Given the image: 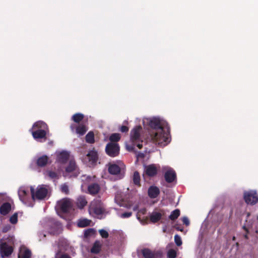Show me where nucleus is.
I'll list each match as a JSON object with an SVG mask.
<instances>
[{"label":"nucleus","instance_id":"obj_13","mask_svg":"<svg viewBox=\"0 0 258 258\" xmlns=\"http://www.w3.org/2000/svg\"><path fill=\"white\" fill-rule=\"evenodd\" d=\"M47 226L49 227L48 229V232L51 234H57L61 231V225L60 224L52 219H51L48 222Z\"/></svg>","mask_w":258,"mask_h":258},{"label":"nucleus","instance_id":"obj_35","mask_svg":"<svg viewBox=\"0 0 258 258\" xmlns=\"http://www.w3.org/2000/svg\"><path fill=\"white\" fill-rule=\"evenodd\" d=\"M86 141L89 143H93L94 142V134L92 132H89L86 136Z\"/></svg>","mask_w":258,"mask_h":258},{"label":"nucleus","instance_id":"obj_51","mask_svg":"<svg viewBox=\"0 0 258 258\" xmlns=\"http://www.w3.org/2000/svg\"><path fill=\"white\" fill-rule=\"evenodd\" d=\"M244 237L245 238H247V235L246 234H245L244 235Z\"/></svg>","mask_w":258,"mask_h":258},{"label":"nucleus","instance_id":"obj_32","mask_svg":"<svg viewBox=\"0 0 258 258\" xmlns=\"http://www.w3.org/2000/svg\"><path fill=\"white\" fill-rule=\"evenodd\" d=\"M101 245L99 242L96 241L94 244L92 248L91 249V251L94 253H97L100 250Z\"/></svg>","mask_w":258,"mask_h":258},{"label":"nucleus","instance_id":"obj_8","mask_svg":"<svg viewBox=\"0 0 258 258\" xmlns=\"http://www.w3.org/2000/svg\"><path fill=\"white\" fill-rule=\"evenodd\" d=\"M10 244L6 241H0V254L2 258H8L10 256L13 252L14 248L12 245L15 244V239L11 237L9 239Z\"/></svg>","mask_w":258,"mask_h":258},{"label":"nucleus","instance_id":"obj_14","mask_svg":"<svg viewBox=\"0 0 258 258\" xmlns=\"http://www.w3.org/2000/svg\"><path fill=\"white\" fill-rule=\"evenodd\" d=\"M142 253L145 258H158L162 255V252L159 250H152L148 248L142 249Z\"/></svg>","mask_w":258,"mask_h":258},{"label":"nucleus","instance_id":"obj_34","mask_svg":"<svg viewBox=\"0 0 258 258\" xmlns=\"http://www.w3.org/2000/svg\"><path fill=\"white\" fill-rule=\"evenodd\" d=\"M180 215V211L178 209H176L172 212L171 214L169 216V218L172 220H174L177 219Z\"/></svg>","mask_w":258,"mask_h":258},{"label":"nucleus","instance_id":"obj_39","mask_svg":"<svg viewBox=\"0 0 258 258\" xmlns=\"http://www.w3.org/2000/svg\"><path fill=\"white\" fill-rule=\"evenodd\" d=\"M55 258H71L68 254L59 252H57L55 255Z\"/></svg>","mask_w":258,"mask_h":258},{"label":"nucleus","instance_id":"obj_38","mask_svg":"<svg viewBox=\"0 0 258 258\" xmlns=\"http://www.w3.org/2000/svg\"><path fill=\"white\" fill-rule=\"evenodd\" d=\"M10 221L13 224H15L17 223V221H18L17 213H15L10 217Z\"/></svg>","mask_w":258,"mask_h":258},{"label":"nucleus","instance_id":"obj_47","mask_svg":"<svg viewBox=\"0 0 258 258\" xmlns=\"http://www.w3.org/2000/svg\"><path fill=\"white\" fill-rule=\"evenodd\" d=\"M128 131V128L126 126H122L120 127V131L122 133L127 132Z\"/></svg>","mask_w":258,"mask_h":258},{"label":"nucleus","instance_id":"obj_6","mask_svg":"<svg viewBox=\"0 0 258 258\" xmlns=\"http://www.w3.org/2000/svg\"><path fill=\"white\" fill-rule=\"evenodd\" d=\"M89 212L93 216L101 219L103 217L104 209L101 202L99 200L93 201L89 206Z\"/></svg>","mask_w":258,"mask_h":258},{"label":"nucleus","instance_id":"obj_19","mask_svg":"<svg viewBox=\"0 0 258 258\" xmlns=\"http://www.w3.org/2000/svg\"><path fill=\"white\" fill-rule=\"evenodd\" d=\"M249 216L250 214L248 213L247 215V219L246 220L245 223L243 226V229L246 231H248V230L249 229H252L254 226H256L257 222L258 221V216L254 217L252 220V221L250 220L248 221V219L249 218Z\"/></svg>","mask_w":258,"mask_h":258},{"label":"nucleus","instance_id":"obj_50","mask_svg":"<svg viewBox=\"0 0 258 258\" xmlns=\"http://www.w3.org/2000/svg\"><path fill=\"white\" fill-rule=\"evenodd\" d=\"M235 238H235V236H233V237H232V241H235Z\"/></svg>","mask_w":258,"mask_h":258},{"label":"nucleus","instance_id":"obj_52","mask_svg":"<svg viewBox=\"0 0 258 258\" xmlns=\"http://www.w3.org/2000/svg\"><path fill=\"white\" fill-rule=\"evenodd\" d=\"M236 245L237 247H238V242H237L236 243Z\"/></svg>","mask_w":258,"mask_h":258},{"label":"nucleus","instance_id":"obj_4","mask_svg":"<svg viewBox=\"0 0 258 258\" xmlns=\"http://www.w3.org/2000/svg\"><path fill=\"white\" fill-rule=\"evenodd\" d=\"M30 191L33 201L43 200L49 196L50 188L48 185L41 184L39 185L36 188L31 186Z\"/></svg>","mask_w":258,"mask_h":258},{"label":"nucleus","instance_id":"obj_28","mask_svg":"<svg viewBox=\"0 0 258 258\" xmlns=\"http://www.w3.org/2000/svg\"><path fill=\"white\" fill-rule=\"evenodd\" d=\"M91 221L86 218H81L77 222V225L80 227H85L90 225Z\"/></svg>","mask_w":258,"mask_h":258},{"label":"nucleus","instance_id":"obj_49","mask_svg":"<svg viewBox=\"0 0 258 258\" xmlns=\"http://www.w3.org/2000/svg\"><path fill=\"white\" fill-rule=\"evenodd\" d=\"M8 227H6L4 228L3 229V231L4 232H7L8 231Z\"/></svg>","mask_w":258,"mask_h":258},{"label":"nucleus","instance_id":"obj_23","mask_svg":"<svg viewBox=\"0 0 258 258\" xmlns=\"http://www.w3.org/2000/svg\"><path fill=\"white\" fill-rule=\"evenodd\" d=\"M88 190L91 195H95L99 191L100 187L98 184L92 182L88 185Z\"/></svg>","mask_w":258,"mask_h":258},{"label":"nucleus","instance_id":"obj_25","mask_svg":"<svg viewBox=\"0 0 258 258\" xmlns=\"http://www.w3.org/2000/svg\"><path fill=\"white\" fill-rule=\"evenodd\" d=\"M114 200L115 203L120 206H125L124 198L123 195L119 191H118L115 196Z\"/></svg>","mask_w":258,"mask_h":258},{"label":"nucleus","instance_id":"obj_22","mask_svg":"<svg viewBox=\"0 0 258 258\" xmlns=\"http://www.w3.org/2000/svg\"><path fill=\"white\" fill-rule=\"evenodd\" d=\"M48 162V158L46 155H43L38 157L36 161V164L39 167L45 166L47 164Z\"/></svg>","mask_w":258,"mask_h":258},{"label":"nucleus","instance_id":"obj_45","mask_svg":"<svg viewBox=\"0 0 258 258\" xmlns=\"http://www.w3.org/2000/svg\"><path fill=\"white\" fill-rule=\"evenodd\" d=\"M61 190L66 193V194H67L69 191V188H68V186L66 184H63L61 186Z\"/></svg>","mask_w":258,"mask_h":258},{"label":"nucleus","instance_id":"obj_10","mask_svg":"<svg viewBox=\"0 0 258 258\" xmlns=\"http://www.w3.org/2000/svg\"><path fill=\"white\" fill-rule=\"evenodd\" d=\"M243 198L246 204L254 205L258 202V195L255 190H248L243 193Z\"/></svg>","mask_w":258,"mask_h":258},{"label":"nucleus","instance_id":"obj_18","mask_svg":"<svg viewBox=\"0 0 258 258\" xmlns=\"http://www.w3.org/2000/svg\"><path fill=\"white\" fill-rule=\"evenodd\" d=\"M29 194V189L27 187H21L18 190V195L20 200L23 203H26Z\"/></svg>","mask_w":258,"mask_h":258},{"label":"nucleus","instance_id":"obj_9","mask_svg":"<svg viewBox=\"0 0 258 258\" xmlns=\"http://www.w3.org/2000/svg\"><path fill=\"white\" fill-rule=\"evenodd\" d=\"M80 173L79 169L74 160H70L69 164L65 168L63 176L65 177H76Z\"/></svg>","mask_w":258,"mask_h":258},{"label":"nucleus","instance_id":"obj_2","mask_svg":"<svg viewBox=\"0 0 258 258\" xmlns=\"http://www.w3.org/2000/svg\"><path fill=\"white\" fill-rule=\"evenodd\" d=\"M142 128L141 126H137L133 129L131 132L130 141L125 144V147L127 150L130 152H135L136 154L137 160L140 158L144 157V154L141 152H137L135 150V146L141 149L143 146V140L141 137V133Z\"/></svg>","mask_w":258,"mask_h":258},{"label":"nucleus","instance_id":"obj_40","mask_svg":"<svg viewBox=\"0 0 258 258\" xmlns=\"http://www.w3.org/2000/svg\"><path fill=\"white\" fill-rule=\"evenodd\" d=\"M47 175L50 178L52 179H56L58 177L57 174L56 172L52 171H48Z\"/></svg>","mask_w":258,"mask_h":258},{"label":"nucleus","instance_id":"obj_30","mask_svg":"<svg viewBox=\"0 0 258 258\" xmlns=\"http://www.w3.org/2000/svg\"><path fill=\"white\" fill-rule=\"evenodd\" d=\"M86 126L83 124H79L76 128V133L80 136L83 135L87 132Z\"/></svg>","mask_w":258,"mask_h":258},{"label":"nucleus","instance_id":"obj_36","mask_svg":"<svg viewBox=\"0 0 258 258\" xmlns=\"http://www.w3.org/2000/svg\"><path fill=\"white\" fill-rule=\"evenodd\" d=\"M109 139L111 142L115 143L120 139V135L119 134H113L110 136Z\"/></svg>","mask_w":258,"mask_h":258},{"label":"nucleus","instance_id":"obj_16","mask_svg":"<svg viewBox=\"0 0 258 258\" xmlns=\"http://www.w3.org/2000/svg\"><path fill=\"white\" fill-rule=\"evenodd\" d=\"M97 152L94 149H93L88 152L85 158L86 160H88V165H92L96 163L97 161Z\"/></svg>","mask_w":258,"mask_h":258},{"label":"nucleus","instance_id":"obj_48","mask_svg":"<svg viewBox=\"0 0 258 258\" xmlns=\"http://www.w3.org/2000/svg\"><path fill=\"white\" fill-rule=\"evenodd\" d=\"M132 209H133V211L138 212V211L139 210V205H135L133 206Z\"/></svg>","mask_w":258,"mask_h":258},{"label":"nucleus","instance_id":"obj_1","mask_svg":"<svg viewBox=\"0 0 258 258\" xmlns=\"http://www.w3.org/2000/svg\"><path fill=\"white\" fill-rule=\"evenodd\" d=\"M145 127L149 126V136L154 144L165 146L170 142L169 126L168 123L159 117H145L143 119Z\"/></svg>","mask_w":258,"mask_h":258},{"label":"nucleus","instance_id":"obj_24","mask_svg":"<svg viewBox=\"0 0 258 258\" xmlns=\"http://www.w3.org/2000/svg\"><path fill=\"white\" fill-rule=\"evenodd\" d=\"M159 192V189L156 186H152L148 189V195L151 198H156Z\"/></svg>","mask_w":258,"mask_h":258},{"label":"nucleus","instance_id":"obj_27","mask_svg":"<svg viewBox=\"0 0 258 258\" xmlns=\"http://www.w3.org/2000/svg\"><path fill=\"white\" fill-rule=\"evenodd\" d=\"M161 213L158 212L157 211H154L150 215V218L151 221L152 222L155 223L161 219Z\"/></svg>","mask_w":258,"mask_h":258},{"label":"nucleus","instance_id":"obj_20","mask_svg":"<svg viewBox=\"0 0 258 258\" xmlns=\"http://www.w3.org/2000/svg\"><path fill=\"white\" fill-rule=\"evenodd\" d=\"M31 251L25 246L20 247L18 253V258H30Z\"/></svg>","mask_w":258,"mask_h":258},{"label":"nucleus","instance_id":"obj_41","mask_svg":"<svg viewBox=\"0 0 258 258\" xmlns=\"http://www.w3.org/2000/svg\"><path fill=\"white\" fill-rule=\"evenodd\" d=\"M132 215V212H125L124 213L118 214V215L121 218H127L131 217Z\"/></svg>","mask_w":258,"mask_h":258},{"label":"nucleus","instance_id":"obj_12","mask_svg":"<svg viewBox=\"0 0 258 258\" xmlns=\"http://www.w3.org/2000/svg\"><path fill=\"white\" fill-rule=\"evenodd\" d=\"M162 171L164 173L165 180L167 182H172L176 179V173L172 168L165 166L162 167Z\"/></svg>","mask_w":258,"mask_h":258},{"label":"nucleus","instance_id":"obj_56","mask_svg":"<svg viewBox=\"0 0 258 258\" xmlns=\"http://www.w3.org/2000/svg\"><path fill=\"white\" fill-rule=\"evenodd\" d=\"M227 242H229V239H227Z\"/></svg>","mask_w":258,"mask_h":258},{"label":"nucleus","instance_id":"obj_53","mask_svg":"<svg viewBox=\"0 0 258 258\" xmlns=\"http://www.w3.org/2000/svg\"><path fill=\"white\" fill-rule=\"evenodd\" d=\"M45 236H46V235H45V234H44L43 235V237H45Z\"/></svg>","mask_w":258,"mask_h":258},{"label":"nucleus","instance_id":"obj_55","mask_svg":"<svg viewBox=\"0 0 258 258\" xmlns=\"http://www.w3.org/2000/svg\"><path fill=\"white\" fill-rule=\"evenodd\" d=\"M3 196V194H0V197Z\"/></svg>","mask_w":258,"mask_h":258},{"label":"nucleus","instance_id":"obj_29","mask_svg":"<svg viewBox=\"0 0 258 258\" xmlns=\"http://www.w3.org/2000/svg\"><path fill=\"white\" fill-rule=\"evenodd\" d=\"M87 202L83 196H80L77 199V205L80 208H83L86 205Z\"/></svg>","mask_w":258,"mask_h":258},{"label":"nucleus","instance_id":"obj_43","mask_svg":"<svg viewBox=\"0 0 258 258\" xmlns=\"http://www.w3.org/2000/svg\"><path fill=\"white\" fill-rule=\"evenodd\" d=\"M146 210L145 208H142V209H139L137 213V217L138 219L139 220L140 218V216L142 215L145 214L146 213Z\"/></svg>","mask_w":258,"mask_h":258},{"label":"nucleus","instance_id":"obj_31","mask_svg":"<svg viewBox=\"0 0 258 258\" xmlns=\"http://www.w3.org/2000/svg\"><path fill=\"white\" fill-rule=\"evenodd\" d=\"M84 117V116L83 114L81 113H77L74 114L72 116V118L74 122H79L83 119Z\"/></svg>","mask_w":258,"mask_h":258},{"label":"nucleus","instance_id":"obj_5","mask_svg":"<svg viewBox=\"0 0 258 258\" xmlns=\"http://www.w3.org/2000/svg\"><path fill=\"white\" fill-rule=\"evenodd\" d=\"M73 204L70 200L63 199L57 202L56 210L57 214L62 218H66L64 214L70 213L73 210Z\"/></svg>","mask_w":258,"mask_h":258},{"label":"nucleus","instance_id":"obj_26","mask_svg":"<svg viewBox=\"0 0 258 258\" xmlns=\"http://www.w3.org/2000/svg\"><path fill=\"white\" fill-rule=\"evenodd\" d=\"M11 209V205L8 203L3 204L0 208V213L2 215H6L9 213Z\"/></svg>","mask_w":258,"mask_h":258},{"label":"nucleus","instance_id":"obj_17","mask_svg":"<svg viewBox=\"0 0 258 258\" xmlns=\"http://www.w3.org/2000/svg\"><path fill=\"white\" fill-rule=\"evenodd\" d=\"M159 169V166L155 164H150L144 167L145 173L149 176L155 175Z\"/></svg>","mask_w":258,"mask_h":258},{"label":"nucleus","instance_id":"obj_15","mask_svg":"<svg viewBox=\"0 0 258 258\" xmlns=\"http://www.w3.org/2000/svg\"><path fill=\"white\" fill-rule=\"evenodd\" d=\"M56 161L58 163L64 164L69 159L70 154L66 151H59L55 152Z\"/></svg>","mask_w":258,"mask_h":258},{"label":"nucleus","instance_id":"obj_54","mask_svg":"<svg viewBox=\"0 0 258 258\" xmlns=\"http://www.w3.org/2000/svg\"><path fill=\"white\" fill-rule=\"evenodd\" d=\"M71 128L73 130V125L71 126Z\"/></svg>","mask_w":258,"mask_h":258},{"label":"nucleus","instance_id":"obj_33","mask_svg":"<svg viewBox=\"0 0 258 258\" xmlns=\"http://www.w3.org/2000/svg\"><path fill=\"white\" fill-rule=\"evenodd\" d=\"M133 181L136 185H140V176L138 172L135 171L133 175Z\"/></svg>","mask_w":258,"mask_h":258},{"label":"nucleus","instance_id":"obj_44","mask_svg":"<svg viewBox=\"0 0 258 258\" xmlns=\"http://www.w3.org/2000/svg\"><path fill=\"white\" fill-rule=\"evenodd\" d=\"M99 232L100 235L103 238H107L108 236V233L107 231H106V230H105L104 229H100L99 230Z\"/></svg>","mask_w":258,"mask_h":258},{"label":"nucleus","instance_id":"obj_11","mask_svg":"<svg viewBox=\"0 0 258 258\" xmlns=\"http://www.w3.org/2000/svg\"><path fill=\"white\" fill-rule=\"evenodd\" d=\"M105 151L108 155L114 157L119 154V147L116 143L110 142L107 144Z\"/></svg>","mask_w":258,"mask_h":258},{"label":"nucleus","instance_id":"obj_7","mask_svg":"<svg viewBox=\"0 0 258 258\" xmlns=\"http://www.w3.org/2000/svg\"><path fill=\"white\" fill-rule=\"evenodd\" d=\"M109 172L112 175H117L118 179L122 178L124 176L125 165L121 161L110 163L108 165Z\"/></svg>","mask_w":258,"mask_h":258},{"label":"nucleus","instance_id":"obj_42","mask_svg":"<svg viewBox=\"0 0 258 258\" xmlns=\"http://www.w3.org/2000/svg\"><path fill=\"white\" fill-rule=\"evenodd\" d=\"M174 241L177 246H180L182 244V241L180 237L178 235L174 236Z\"/></svg>","mask_w":258,"mask_h":258},{"label":"nucleus","instance_id":"obj_3","mask_svg":"<svg viewBox=\"0 0 258 258\" xmlns=\"http://www.w3.org/2000/svg\"><path fill=\"white\" fill-rule=\"evenodd\" d=\"M48 131L47 124L42 121H38L34 123L31 129L33 137L38 141L46 139Z\"/></svg>","mask_w":258,"mask_h":258},{"label":"nucleus","instance_id":"obj_46","mask_svg":"<svg viewBox=\"0 0 258 258\" xmlns=\"http://www.w3.org/2000/svg\"><path fill=\"white\" fill-rule=\"evenodd\" d=\"M182 222L183 224L186 225V226H188L189 224V221L187 217H184L182 218Z\"/></svg>","mask_w":258,"mask_h":258},{"label":"nucleus","instance_id":"obj_37","mask_svg":"<svg viewBox=\"0 0 258 258\" xmlns=\"http://www.w3.org/2000/svg\"><path fill=\"white\" fill-rule=\"evenodd\" d=\"M168 258H175L176 256V251L173 249H169L167 252Z\"/></svg>","mask_w":258,"mask_h":258},{"label":"nucleus","instance_id":"obj_21","mask_svg":"<svg viewBox=\"0 0 258 258\" xmlns=\"http://www.w3.org/2000/svg\"><path fill=\"white\" fill-rule=\"evenodd\" d=\"M81 181L82 182V187L83 188L85 186H88L91 183L95 181V177L94 176H92L90 175H83L81 177Z\"/></svg>","mask_w":258,"mask_h":258}]
</instances>
